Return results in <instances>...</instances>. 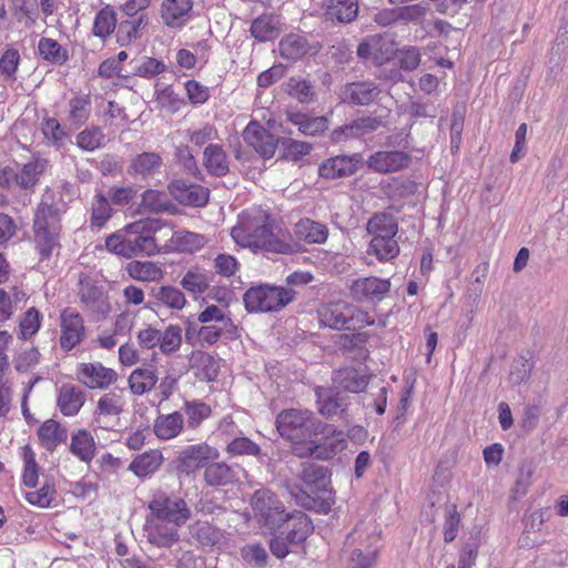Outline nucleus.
Segmentation results:
<instances>
[{"label":"nucleus","mask_w":568,"mask_h":568,"mask_svg":"<svg viewBox=\"0 0 568 568\" xmlns=\"http://www.w3.org/2000/svg\"><path fill=\"white\" fill-rule=\"evenodd\" d=\"M231 235L236 244L248 247L254 252L263 251L275 254H292L295 243L288 235L274 234L266 211L253 207L244 211Z\"/></svg>","instance_id":"1"},{"label":"nucleus","mask_w":568,"mask_h":568,"mask_svg":"<svg viewBox=\"0 0 568 568\" xmlns=\"http://www.w3.org/2000/svg\"><path fill=\"white\" fill-rule=\"evenodd\" d=\"M280 435L293 444V453L298 446H307L318 435L322 423L310 410L284 409L276 416Z\"/></svg>","instance_id":"2"},{"label":"nucleus","mask_w":568,"mask_h":568,"mask_svg":"<svg viewBox=\"0 0 568 568\" xmlns=\"http://www.w3.org/2000/svg\"><path fill=\"white\" fill-rule=\"evenodd\" d=\"M300 478L311 493H321L322 496L313 497L308 493L300 489L296 494L292 491L296 503L306 509L323 514L328 513L333 505V498L331 491L327 489L328 480L326 468L313 463H304Z\"/></svg>","instance_id":"3"},{"label":"nucleus","mask_w":568,"mask_h":568,"mask_svg":"<svg viewBox=\"0 0 568 568\" xmlns=\"http://www.w3.org/2000/svg\"><path fill=\"white\" fill-rule=\"evenodd\" d=\"M197 321L202 324L197 331V337L204 347L216 344L222 336L230 339L237 337V326L230 313L217 305L205 306L197 314Z\"/></svg>","instance_id":"4"},{"label":"nucleus","mask_w":568,"mask_h":568,"mask_svg":"<svg viewBox=\"0 0 568 568\" xmlns=\"http://www.w3.org/2000/svg\"><path fill=\"white\" fill-rule=\"evenodd\" d=\"M295 291L282 286L258 285L247 290L243 296L250 313L277 312L293 302Z\"/></svg>","instance_id":"5"},{"label":"nucleus","mask_w":568,"mask_h":568,"mask_svg":"<svg viewBox=\"0 0 568 568\" xmlns=\"http://www.w3.org/2000/svg\"><path fill=\"white\" fill-rule=\"evenodd\" d=\"M161 230L159 220L136 221L125 226L128 258L139 255L153 256L161 251L155 233Z\"/></svg>","instance_id":"6"},{"label":"nucleus","mask_w":568,"mask_h":568,"mask_svg":"<svg viewBox=\"0 0 568 568\" xmlns=\"http://www.w3.org/2000/svg\"><path fill=\"white\" fill-rule=\"evenodd\" d=\"M251 507L257 521L271 531L280 529L288 518L283 503L267 488L254 491Z\"/></svg>","instance_id":"7"},{"label":"nucleus","mask_w":568,"mask_h":568,"mask_svg":"<svg viewBox=\"0 0 568 568\" xmlns=\"http://www.w3.org/2000/svg\"><path fill=\"white\" fill-rule=\"evenodd\" d=\"M78 298L82 310L97 322L106 320L112 313L108 293L88 276L80 277Z\"/></svg>","instance_id":"8"},{"label":"nucleus","mask_w":568,"mask_h":568,"mask_svg":"<svg viewBox=\"0 0 568 568\" xmlns=\"http://www.w3.org/2000/svg\"><path fill=\"white\" fill-rule=\"evenodd\" d=\"M318 434L323 435L320 442L313 438L307 446H298L295 449V456L300 458L315 457L316 459L327 460L344 449L346 442L342 430H336L331 425L322 424Z\"/></svg>","instance_id":"9"},{"label":"nucleus","mask_w":568,"mask_h":568,"mask_svg":"<svg viewBox=\"0 0 568 568\" xmlns=\"http://www.w3.org/2000/svg\"><path fill=\"white\" fill-rule=\"evenodd\" d=\"M150 513L169 519L179 525H185L192 517V510L186 500L165 490H156L149 503Z\"/></svg>","instance_id":"10"},{"label":"nucleus","mask_w":568,"mask_h":568,"mask_svg":"<svg viewBox=\"0 0 568 568\" xmlns=\"http://www.w3.org/2000/svg\"><path fill=\"white\" fill-rule=\"evenodd\" d=\"M59 345L63 352H70L87 337L84 317L73 307H64L59 314Z\"/></svg>","instance_id":"11"},{"label":"nucleus","mask_w":568,"mask_h":568,"mask_svg":"<svg viewBox=\"0 0 568 568\" xmlns=\"http://www.w3.org/2000/svg\"><path fill=\"white\" fill-rule=\"evenodd\" d=\"M219 457V449L206 442L187 445L178 453L176 469L185 474L194 473L205 468L210 462L217 460Z\"/></svg>","instance_id":"12"},{"label":"nucleus","mask_w":568,"mask_h":568,"mask_svg":"<svg viewBox=\"0 0 568 568\" xmlns=\"http://www.w3.org/2000/svg\"><path fill=\"white\" fill-rule=\"evenodd\" d=\"M180 527L182 525L149 511L145 516L143 532L151 545L159 548H170L180 539Z\"/></svg>","instance_id":"13"},{"label":"nucleus","mask_w":568,"mask_h":568,"mask_svg":"<svg viewBox=\"0 0 568 568\" xmlns=\"http://www.w3.org/2000/svg\"><path fill=\"white\" fill-rule=\"evenodd\" d=\"M124 406L125 399L122 392H108L98 399L94 420L103 429L113 428L119 423Z\"/></svg>","instance_id":"14"},{"label":"nucleus","mask_w":568,"mask_h":568,"mask_svg":"<svg viewBox=\"0 0 568 568\" xmlns=\"http://www.w3.org/2000/svg\"><path fill=\"white\" fill-rule=\"evenodd\" d=\"M77 379L90 389H103L116 382L118 373L99 362L81 363L77 367Z\"/></svg>","instance_id":"15"},{"label":"nucleus","mask_w":568,"mask_h":568,"mask_svg":"<svg viewBox=\"0 0 568 568\" xmlns=\"http://www.w3.org/2000/svg\"><path fill=\"white\" fill-rule=\"evenodd\" d=\"M362 160L361 154L336 155L327 159L318 168V174L326 180H335L353 175Z\"/></svg>","instance_id":"16"},{"label":"nucleus","mask_w":568,"mask_h":568,"mask_svg":"<svg viewBox=\"0 0 568 568\" xmlns=\"http://www.w3.org/2000/svg\"><path fill=\"white\" fill-rule=\"evenodd\" d=\"M242 136L263 158L270 159L274 155L277 140L260 123L255 121L250 122L244 129Z\"/></svg>","instance_id":"17"},{"label":"nucleus","mask_w":568,"mask_h":568,"mask_svg":"<svg viewBox=\"0 0 568 568\" xmlns=\"http://www.w3.org/2000/svg\"><path fill=\"white\" fill-rule=\"evenodd\" d=\"M410 158L403 151H377L368 156V169L377 173L388 174L408 166Z\"/></svg>","instance_id":"18"},{"label":"nucleus","mask_w":568,"mask_h":568,"mask_svg":"<svg viewBox=\"0 0 568 568\" xmlns=\"http://www.w3.org/2000/svg\"><path fill=\"white\" fill-rule=\"evenodd\" d=\"M168 189L170 194L183 205L204 206L210 196L207 187L199 184H187L181 180L172 181Z\"/></svg>","instance_id":"19"},{"label":"nucleus","mask_w":568,"mask_h":568,"mask_svg":"<svg viewBox=\"0 0 568 568\" xmlns=\"http://www.w3.org/2000/svg\"><path fill=\"white\" fill-rule=\"evenodd\" d=\"M393 54V44L381 36L368 37L357 47V55L365 61H372L376 65L384 64Z\"/></svg>","instance_id":"20"},{"label":"nucleus","mask_w":568,"mask_h":568,"mask_svg":"<svg viewBox=\"0 0 568 568\" xmlns=\"http://www.w3.org/2000/svg\"><path fill=\"white\" fill-rule=\"evenodd\" d=\"M193 10V0H162L160 16L163 23L172 29L185 26Z\"/></svg>","instance_id":"21"},{"label":"nucleus","mask_w":568,"mask_h":568,"mask_svg":"<svg viewBox=\"0 0 568 568\" xmlns=\"http://www.w3.org/2000/svg\"><path fill=\"white\" fill-rule=\"evenodd\" d=\"M383 124L379 116H363L346 123L332 132L334 142H342L347 139L362 138L377 131Z\"/></svg>","instance_id":"22"},{"label":"nucleus","mask_w":568,"mask_h":568,"mask_svg":"<svg viewBox=\"0 0 568 568\" xmlns=\"http://www.w3.org/2000/svg\"><path fill=\"white\" fill-rule=\"evenodd\" d=\"M379 93V88L372 81L346 83L341 90L343 101L354 105H368Z\"/></svg>","instance_id":"23"},{"label":"nucleus","mask_w":568,"mask_h":568,"mask_svg":"<svg viewBox=\"0 0 568 568\" xmlns=\"http://www.w3.org/2000/svg\"><path fill=\"white\" fill-rule=\"evenodd\" d=\"M349 311H352L351 304L345 301L325 303L317 310L318 321L324 326L345 329Z\"/></svg>","instance_id":"24"},{"label":"nucleus","mask_w":568,"mask_h":568,"mask_svg":"<svg viewBox=\"0 0 568 568\" xmlns=\"http://www.w3.org/2000/svg\"><path fill=\"white\" fill-rule=\"evenodd\" d=\"M45 211H50V209L39 210L34 219V241L43 257L49 256L57 245V231L55 227L50 226L45 220Z\"/></svg>","instance_id":"25"},{"label":"nucleus","mask_w":568,"mask_h":568,"mask_svg":"<svg viewBox=\"0 0 568 568\" xmlns=\"http://www.w3.org/2000/svg\"><path fill=\"white\" fill-rule=\"evenodd\" d=\"M390 283L388 280L369 276L355 280L349 290L352 296L357 301H364L373 297H382L389 291Z\"/></svg>","instance_id":"26"},{"label":"nucleus","mask_w":568,"mask_h":568,"mask_svg":"<svg viewBox=\"0 0 568 568\" xmlns=\"http://www.w3.org/2000/svg\"><path fill=\"white\" fill-rule=\"evenodd\" d=\"M141 213L161 214L169 213L175 214L178 212L176 205L170 200L169 195L159 190L149 189L141 195L140 210Z\"/></svg>","instance_id":"27"},{"label":"nucleus","mask_w":568,"mask_h":568,"mask_svg":"<svg viewBox=\"0 0 568 568\" xmlns=\"http://www.w3.org/2000/svg\"><path fill=\"white\" fill-rule=\"evenodd\" d=\"M184 428V416L181 412L159 415L153 425L155 436L161 440L178 437Z\"/></svg>","instance_id":"28"},{"label":"nucleus","mask_w":568,"mask_h":568,"mask_svg":"<svg viewBox=\"0 0 568 568\" xmlns=\"http://www.w3.org/2000/svg\"><path fill=\"white\" fill-rule=\"evenodd\" d=\"M250 31L260 42L272 41L281 33L282 24L277 16L265 13L253 20Z\"/></svg>","instance_id":"29"},{"label":"nucleus","mask_w":568,"mask_h":568,"mask_svg":"<svg viewBox=\"0 0 568 568\" xmlns=\"http://www.w3.org/2000/svg\"><path fill=\"white\" fill-rule=\"evenodd\" d=\"M85 400L84 392L74 385L65 384L59 389L57 405L65 416H74Z\"/></svg>","instance_id":"30"},{"label":"nucleus","mask_w":568,"mask_h":568,"mask_svg":"<svg viewBox=\"0 0 568 568\" xmlns=\"http://www.w3.org/2000/svg\"><path fill=\"white\" fill-rule=\"evenodd\" d=\"M286 119L296 125L304 135H318L328 129V120L325 116H310L301 112H287Z\"/></svg>","instance_id":"31"},{"label":"nucleus","mask_w":568,"mask_h":568,"mask_svg":"<svg viewBox=\"0 0 568 568\" xmlns=\"http://www.w3.org/2000/svg\"><path fill=\"white\" fill-rule=\"evenodd\" d=\"M203 480L210 487L227 486L235 481V471L225 462H210L204 468Z\"/></svg>","instance_id":"32"},{"label":"nucleus","mask_w":568,"mask_h":568,"mask_svg":"<svg viewBox=\"0 0 568 568\" xmlns=\"http://www.w3.org/2000/svg\"><path fill=\"white\" fill-rule=\"evenodd\" d=\"M366 230L372 237L395 239L398 223L390 213H376L368 220Z\"/></svg>","instance_id":"33"},{"label":"nucleus","mask_w":568,"mask_h":568,"mask_svg":"<svg viewBox=\"0 0 568 568\" xmlns=\"http://www.w3.org/2000/svg\"><path fill=\"white\" fill-rule=\"evenodd\" d=\"M325 16L328 20L351 22L357 17V0H323Z\"/></svg>","instance_id":"34"},{"label":"nucleus","mask_w":568,"mask_h":568,"mask_svg":"<svg viewBox=\"0 0 568 568\" xmlns=\"http://www.w3.org/2000/svg\"><path fill=\"white\" fill-rule=\"evenodd\" d=\"M278 52L286 60H298L312 52V45L303 36L290 33L281 39Z\"/></svg>","instance_id":"35"},{"label":"nucleus","mask_w":568,"mask_h":568,"mask_svg":"<svg viewBox=\"0 0 568 568\" xmlns=\"http://www.w3.org/2000/svg\"><path fill=\"white\" fill-rule=\"evenodd\" d=\"M211 282L209 272L200 266H192L181 277L180 285L193 295H201L209 290Z\"/></svg>","instance_id":"36"},{"label":"nucleus","mask_w":568,"mask_h":568,"mask_svg":"<svg viewBox=\"0 0 568 568\" xmlns=\"http://www.w3.org/2000/svg\"><path fill=\"white\" fill-rule=\"evenodd\" d=\"M151 296L156 305L165 306L173 311H181L186 305L184 293L172 285L155 286L151 290Z\"/></svg>","instance_id":"37"},{"label":"nucleus","mask_w":568,"mask_h":568,"mask_svg":"<svg viewBox=\"0 0 568 568\" xmlns=\"http://www.w3.org/2000/svg\"><path fill=\"white\" fill-rule=\"evenodd\" d=\"M158 381V371L152 366L138 367L128 378L130 390L134 395H143L152 390Z\"/></svg>","instance_id":"38"},{"label":"nucleus","mask_w":568,"mask_h":568,"mask_svg":"<svg viewBox=\"0 0 568 568\" xmlns=\"http://www.w3.org/2000/svg\"><path fill=\"white\" fill-rule=\"evenodd\" d=\"M162 166V158L155 152H144L136 155L128 168L129 174L133 176H153Z\"/></svg>","instance_id":"39"},{"label":"nucleus","mask_w":568,"mask_h":568,"mask_svg":"<svg viewBox=\"0 0 568 568\" xmlns=\"http://www.w3.org/2000/svg\"><path fill=\"white\" fill-rule=\"evenodd\" d=\"M285 523L288 528L287 540L292 544L304 541L314 530L312 520L302 511L288 513V518Z\"/></svg>","instance_id":"40"},{"label":"nucleus","mask_w":568,"mask_h":568,"mask_svg":"<svg viewBox=\"0 0 568 568\" xmlns=\"http://www.w3.org/2000/svg\"><path fill=\"white\" fill-rule=\"evenodd\" d=\"M163 463L160 450L152 449L138 455L129 465V469L138 477L143 478L154 474Z\"/></svg>","instance_id":"41"},{"label":"nucleus","mask_w":568,"mask_h":568,"mask_svg":"<svg viewBox=\"0 0 568 568\" xmlns=\"http://www.w3.org/2000/svg\"><path fill=\"white\" fill-rule=\"evenodd\" d=\"M333 382L338 390L359 393L366 388L368 378L358 371L348 367L336 372Z\"/></svg>","instance_id":"42"},{"label":"nucleus","mask_w":568,"mask_h":568,"mask_svg":"<svg viewBox=\"0 0 568 568\" xmlns=\"http://www.w3.org/2000/svg\"><path fill=\"white\" fill-rule=\"evenodd\" d=\"M203 164L207 172L215 176H223L229 172V161L223 148L219 144H209L203 152Z\"/></svg>","instance_id":"43"},{"label":"nucleus","mask_w":568,"mask_h":568,"mask_svg":"<svg viewBox=\"0 0 568 568\" xmlns=\"http://www.w3.org/2000/svg\"><path fill=\"white\" fill-rule=\"evenodd\" d=\"M70 452L81 462L89 464L95 455V442L85 429H79L71 437Z\"/></svg>","instance_id":"44"},{"label":"nucleus","mask_w":568,"mask_h":568,"mask_svg":"<svg viewBox=\"0 0 568 568\" xmlns=\"http://www.w3.org/2000/svg\"><path fill=\"white\" fill-rule=\"evenodd\" d=\"M295 234L306 243L321 244L326 241L328 230L322 223L305 219L295 224Z\"/></svg>","instance_id":"45"},{"label":"nucleus","mask_w":568,"mask_h":568,"mask_svg":"<svg viewBox=\"0 0 568 568\" xmlns=\"http://www.w3.org/2000/svg\"><path fill=\"white\" fill-rule=\"evenodd\" d=\"M125 271L131 278L141 282H158L163 277L162 268L151 261H132L126 264Z\"/></svg>","instance_id":"46"},{"label":"nucleus","mask_w":568,"mask_h":568,"mask_svg":"<svg viewBox=\"0 0 568 568\" xmlns=\"http://www.w3.org/2000/svg\"><path fill=\"white\" fill-rule=\"evenodd\" d=\"M206 242L202 234L181 230L172 233L170 246L181 252L193 253L201 250Z\"/></svg>","instance_id":"47"},{"label":"nucleus","mask_w":568,"mask_h":568,"mask_svg":"<svg viewBox=\"0 0 568 568\" xmlns=\"http://www.w3.org/2000/svg\"><path fill=\"white\" fill-rule=\"evenodd\" d=\"M38 436L42 446L48 450H54L68 438L67 429L53 419H48L40 426Z\"/></svg>","instance_id":"48"},{"label":"nucleus","mask_w":568,"mask_h":568,"mask_svg":"<svg viewBox=\"0 0 568 568\" xmlns=\"http://www.w3.org/2000/svg\"><path fill=\"white\" fill-rule=\"evenodd\" d=\"M318 412L329 418L344 412V404L334 389L318 387L316 389Z\"/></svg>","instance_id":"49"},{"label":"nucleus","mask_w":568,"mask_h":568,"mask_svg":"<svg viewBox=\"0 0 568 568\" xmlns=\"http://www.w3.org/2000/svg\"><path fill=\"white\" fill-rule=\"evenodd\" d=\"M399 253V246L395 239L372 237L367 247V254L374 255L379 262L395 258Z\"/></svg>","instance_id":"50"},{"label":"nucleus","mask_w":568,"mask_h":568,"mask_svg":"<svg viewBox=\"0 0 568 568\" xmlns=\"http://www.w3.org/2000/svg\"><path fill=\"white\" fill-rule=\"evenodd\" d=\"M191 531L203 546H219L225 540L224 532L207 521H197L192 526Z\"/></svg>","instance_id":"51"},{"label":"nucleus","mask_w":568,"mask_h":568,"mask_svg":"<svg viewBox=\"0 0 568 568\" xmlns=\"http://www.w3.org/2000/svg\"><path fill=\"white\" fill-rule=\"evenodd\" d=\"M155 102L161 110L175 113L183 104V100L174 92L171 85L158 81L155 83Z\"/></svg>","instance_id":"52"},{"label":"nucleus","mask_w":568,"mask_h":568,"mask_svg":"<svg viewBox=\"0 0 568 568\" xmlns=\"http://www.w3.org/2000/svg\"><path fill=\"white\" fill-rule=\"evenodd\" d=\"M285 92L300 103H310L315 97V90L312 83L301 77L290 78L285 83Z\"/></svg>","instance_id":"53"},{"label":"nucleus","mask_w":568,"mask_h":568,"mask_svg":"<svg viewBox=\"0 0 568 568\" xmlns=\"http://www.w3.org/2000/svg\"><path fill=\"white\" fill-rule=\"evenodd\" d=\"M47 168V161L34 160L23 165L19 174L16 173V183L23 187H33Z\"/></svg>","instance_id":"54"},{"label":"nucleus","mask_w":568,"mask_h":568,"mask_svg":"<svg viewBox=\"0 0 568 568\" xmlns=\"http://www.w3.org/2000/svg\"><path fill=\"white\" fill-rule=\"evenodd\" d=\"M182 332V327L178 324H170L161 331L159 348L163 355H172L181 348Z\"/></svg>","instance_id":"55"},{"label":"nucleus","mask_w":568,"mask_h":568,"mask_svg":"<svg viewBox=\"0 0 568 568\" xmlns=\"http://www.w3.org/2000/svg\"><path fill=\"white\" fill-rule=\"evenodd\" d=\"M182 409L186 416V426L191 429H196L212 414L211 407L199 400H186Z\"/></svg>","instance_id":"56"},{"label":"nucleus","mask_w":568,"mask_h":568,"mask_svg":"<svg viewBox=\"0 0 568 568\" xmlns=\"http://www.w3.org/2000/svg\"><path fill=\"white\" fill-rule=\"evenodd\" d=\"M42 315L36 307L27 310L19 321L18 337L22 341L31 339L40 329Z\"/></svg>","instance_id":"57"},{"label":"nucleus","mask_w":568,"mask_h":568,"mask_svg":"<svg viewBox=\"0 0 568 568\" xmlns=\"http://www.w3.org/2000/svg\"><path fill=\"white\" fill-rule=\"evenodd\" d=\"M41 359V353L36 346L21 348L13 357V367L19 373H27L34 369Z\"/></svg>","instance_id":"58"},{"label":"nucleus","mask_w":568,"mask_h":568,"mask_svg":"<svg viewBox=\"0 0 568 568\" xmlns=\"http://www.w3.org/2000/svg\"><path fill=\"white\" fill-rule=\"evenodd\" d=\"M91 100L88 95L74 97L69 101L68 120L74 125H82L90 116Z\"/></svg>","instance_id":"59"},{"label":"nucleus","mask_w":568,"mask_h":568,"mask_svg":"<svg viewBox=\"0 0 568 568\" xmlns=\"http://www.w3.org/2000/svg\"><path fill=\"white\" fill-rule=\"evenodd\" d=\"M112 212L108 199L102 193H98L91 204V225L102 227L112 216Z\"/></svg>","instance_id":"60"},{"label":"nucleus","mask_w":568,"mask_h":568,"mask_svg":"<svg viewBox=\"0 0 568 568\" xmlns=\"http://www.w3.org/2000/svg\"><path fill=\"white\" fill-rule=\"evenodd\" d=\"M116 27V17L113 9L105 7L101 9L94 19L93 33L97 37L105 38L110 36Z\"/></svg>","instance_id":"61"},{"label":"nucleus","mask_w":568,"mask_h":568,"mask_svg":"<svg viewBox=\"0 0 568 568\" xmlns=\"http://www.w3.org/2000/svg\"><path fill=\"white\" fill-rule=\"evenodd\" d=\"M77 145L84 151H94L105 142V136L99 126H91L81 131L77 138Z\"/></svg>","instance_id":"62"},{"label":"nucleus","mask_w":568,"mask_h":568,"mask_svg":"<svg viewBox=\"0 0 568 568\" xmlns=\"http://www.w3.org/2000/svg\"><path fill=\"white\" fill-rule=\"evenodd\" d=\"M189 365L191 368L203 369L205 375L211 378L217 372V363L215 358L201 349H194L189 357Z\"/></svg>","instance_id":"63"},{"label":"nucleus","mask_w":568,"mask_h":568,"mask_svg":"<svg viewBox=\"0 0 568 568\" xmlns=\"http://www.w3.org/2000/svg\"><path fill=\"white\" fill-rule=\"evenodd\" d=\"M226 453L231 456H256L261 454V449L257 444L252 442L247 437H235L232 439L225 448Z\"/></svg>","instance_id":"64"}]
</instances>
